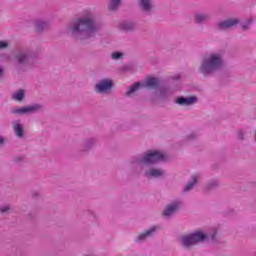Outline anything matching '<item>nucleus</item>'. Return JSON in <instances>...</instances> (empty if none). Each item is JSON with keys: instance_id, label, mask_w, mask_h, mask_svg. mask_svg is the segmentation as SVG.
Listing matches in <instances>:
<instances>
[{"instance_id": "1", "label": "nucleus", "mask_w": 256, "mask_h": 256, "mask_svg": "<svg viewBox=\"0 0 256 256\" xmlns=\"http://www.w3.org/2000/svg\"><path fill=\"white\" fill-rule=\"evenodd\" d=\"M68 31L74 41H88L97 37L101 31V24L92 16H84L73 22Z\"/></svg>"}, {"instance_id": "2", "label": "nucleus", "mask_w": 256, "mask_h": 256, "mask_svg": "<svg viewBox=\"0 0 256 256\" xmlns=\"http://www.w3.org/2000/svg\"><path fill=\"white\" fill-rule=\"evenodd\" d=\"M165 161V155L159 151H150L146 154L134 156L129 161V170L132 173H141L143 165H155Z\"/></svg>"}, {"instance_id": "3", "label": "nucleus", "mask_w": 256, "mask_h": 256, "mask_svg": "<svg viewBox=\"0 0 256 256\" xmlns=\"http://www.w3.org/2000/svg\"><path fill=\"white\" fill-rule=\"evenodd\" d=\"M217 230L212 228L209 232L205 233L201 230L195 231L188 235L182 236L180 243L184 249H191L198 243H217Z\"/></svg>"}, {"instance_id": "4", "label": "nucleus", "mask_w": 256, "mask_h": 256, "mask_svg": "<svg viewBox=\"0 0 256 256\" xmlns=\"http://www.w3.org/2000/svg\"><path fill=\"white\" fill-rule=\"evenodd\" d=\"M224 65L225 59L223 58V54L211 53L208 57L202 59L199 73H201L203 77H211L218 71H221Z\"/></svg>"}, {"instance_id": "5", "label": "nucleus", "mask_w": 256, "mask_h": 256, "mask_svg": "<svg viewBox=\"0 0 256 256\" xmlns=\"http://www.w3.org/2000/svg\"><path fill=\"white\" fill-rule=\"evenodd\" d=\"M41 59V52L29 47L18 48L14 54V61L18 67H33Z\"/></svg>"}, {"instance_id": "6", "label": "nucleus", "mask_w": 256, "mask_h": 256, "mask_svg": "<svg viewBox=\"0 0 256 256\" xmlns=\"http://www.w3.org/2000/svg\"><path fill=\"white\" fill-rule=\"evenodd\" d=\"M43 109V105L39 103H34L28 106H15L10 108V114L11 115H33L35 113H39Z\"/></svg>"}, {"instance_id": "7", "label": "nucleus", "mask_w": 256, "mask_h": 256, "mask_svg": "<svg viewBox=\"0 0 256 256\" xmlns=\"http://www.w3.org/2000/svg\"><path fill=\"white\" fill-rule=\"evenodd\" d=\"M96 93H107L113 89V80L111 79H102L94 87Z\"/></svg>"}, {"instance_id": "8", "label": "nucleus", "mask_w": 256, "mask_h": 256, "mask_svg": "<svg viewBox=\"0 0 256 256\" xmlns=\"http://www.w3.org/2000/svg\"><path fill=\"white\" fill-rule=\"evenodd\" d=\"M181 205H183L181 201H174L168 204L163 210L162 215L164 217H173V215H175V213L181 209Z\"/></svg>"}, {"instance_id": "9", "label": "nucleus", "mask_w": 256, "mask_h": 256, "mask_svg": "<svg viewBox=\"0 0 256 256\" xmlns=\"http://www.w3.org/2000/svg\"><path fill=\"white\" fill-rule=\"evenodd\" d=\"M199 101V98L197 96H180L175 99V103L177 105H180L181 107H189L191 105H195Z\"/></svg>"}, {"instance_id": "10", "label": "nucleus", "mask_w": 256, "mask_h": 256, "mask_svg": "<svg viewBox=\"0 0 256 256\" xmlns=\"http://www.w3.org/2000/svg\"><path fill=\"white\" fill-rule=\"evenodd\" d=\"M241 20L239 18H232L225 21L218 22L216 24V28L219 31H225V29H231V27H235V25H239Z\"/></svg>"}, {"instance_id": "11", "label": "nucleus", "mask_w": 256, "mask_h": 256, "mask_svg": "<svg viewBox=\"0 0 256 256\" xmlns=\"http://www.w3.org/2000/svg\"><path fill=\"white\" fill-rule=\"evenodd\" d=\"M166 174H167V171L161 168H150L144 173L147 179H161Z\"/></svg>"}, {"instance_id": "12", "label": "nucleus", "mask_w": 256, "mask_h": 256, "mask_svg": "<svg viewBox=\"0 0 256 256\" xmlns=\"http://www.w3.org/2000/svg\"><path fill=\"white\" fill-rule=\"evenodd\" d=\"M159 231V226H152L150 229L146 230L144 233H141L137 236L136 242L137 243H143V241H146L149 239V237H153Z\"/></svg>"}, {"instance_id": "13", "label": "nucleus", "mask_w": 256, "mask_h": 256, "mask_svg": "<svg viewBox=\"0 0 256 256\" xmlns=\"http://www.w3.org/2000/svg\"><path fill=\"white\" fill-rule=\"evenodd\" d=\"M12 127L14 135H16L18 139H23V137H25V125L21 123V120H14L12 122Z\"/></svg>"}, {"instance_id": "14", "label": "nucleus", "mask_w": 256, "mask_h": 256, "mask_svg": "<svg viewBox=\"0 0 256 256\" xmlns=\"http://www.w3.org/2000/svg\"><path fill=\"white\" fill-rule=\"evenodd\" d=\"M210 19H211V14L209 13H196L194 15V23L196 25H205L209 23Z\"/></svg>"}, {"instance_id": "15", "label": "nucleus", "mask_w": 256, "mask_h": 256, "mask_svg": "<svg viewBox=\"0 0 256 256\" xmlns=\"http://www.w3.org/2000/svg\"><path fill=\"white\" fill-rule=\"evenodd\" d=\"M141 11L146 15H151L153 13V4L151 0H139L138 3Z\"/></svg>"}, {"instance_id": "16", "label": "nucleus", "mask_w": 256, "mask_h": 256, "mask_svg": "<svg viewBox=\"0 0 256 256\" xmlns=\"http://www.w3.org/2000/svg\"><path fill=\"white\" fill-rule=\"evenodd\" d=\"M119 27L121 29V31H125L126 33L129 31H135V22L133 21H122L119 24Z\"/></svg>"}, {"instance_id": "17", "label": "nucleus", "mask_w": 256, "mask_h": 256, "mask_svg": "<svg viewBox=\"0 0 256 256\" xmlns=\"http://www.w3.org/2000/svg\"><path fill=\"white\" fill-rule=\"evenodd\" d=\"M97 145V139L95 138H89L84 141L82 146V151H89V149H93Z\"/></svg>"}, {"instance_id": "18", "label": "nucleus", "mask_w": 256, "mask_h": 256, "mask_svg": "<svg viewBox=\"0 0 256 256\" xmlns=\"http://www.w3.org/2000/svg\"><path fill=\"white\" fill-rule=\"evenodd\" d=\"M35 27H36V31L38 33H43V31H45V29L49 28V23L44 20H37L35 23Z\"/></svg>"}, {"instance_id": "19", "label": "nucleus", "mask_w": 256, "mask_h": 256, "mask_svg": "<svg viewBox=\"0 0 256 256\" xmlns=\"http://www.w3.org/2000/svg\"><path fill=\"white\" fill-rule=\"evenodd\" d=\"M141 87H145V85L142 84L141 82L135 83L126 92V97H131V95H133V93H135L138 89H141Z\"/></svg>"}, {"instance_id": "20", "label": "nucleus", "mask_w": 256, "mask_h": 256, "mask_svg": "<svg viewBox=\"0 0 256 256\" xmlns=\"http://www.w3.org/2000/svg\"><path fill=\"white\" fill-rule=\"evenodd\" d=\"M123 0H110L108 4L109 11H117L119 7H121V3Z\"/></svg>"}, {"instance_id": "21", "label": "nucleus", "mask_w": 256, "mask_h": 256, "mask_svg": "<svg viewBox=\"0 0 256 256\" xmlns=\"http://www.w3.org/2000/svg\"><path fill=\"white\" fill-rule=\"evenodd\" d=\"M14 101H23L25 99V90L20 89L12 95Z\"/></svg>"}, {"instance_id": "22", "label": "nucleus", "mask_w": 256, "mask_h": 256, "mask_svg": "<svg viewBox=\"0 0 256 256\" xmlns=\"http://www.w3.org/2000/svg\"><path fill=\"white\" fill-rule=\"evenodd\" d=\"M159 86V78L149 77L146 80V87H158Z\"/></svg>"}, {"instance_id": "23", "label": "nucleus", "mask_w": 256, "mask_h": 256, "mask_svg": "<svg viewBox=\"0 0 256 256\" xmlns=\"http://www.w3.org/2000/svg\"><path fill=\"white\" fill-rule=\"evenodd\" d=\"M199 179L197 178V176H193L192 177V181L188 182V184L185 186L184 191H191V189H193V187H195V185H197Z\"/></svg>"}, {"instance_id": "24", "label": "nucleus", "mask_w": 256, "mask_h": 256, "mask_svg": "<svg viewBox=\"0 0 256 256\" xmlns=\"http://www.w3.org/2000/svg\"><path fill=\"white\" fill-rule=\"evenodd\" d=\"M219 187V182L217 180H211L207 183L206 189L207 191H213Z\"/></svg>"}, {"instance_id": "25", "label": "nucleus", "mask_w": 256, "mask_h": 256, "mask_svg": "<svg viewBox=\"0 0 256 256\" xmlns=\"http://www.w3.org/2000/svg\"><path fill=\"white\" fill-rule=\"evenodd\" d=\"M12 211L13 208L9 204L0 206V213L2 215H9V213H11Z\"/></svg>"}, {"instance_id": "26", "label": "nucleus", "mask_w": 256, "mask_h": 256, "mask_svg": "<svg viewBox=\"0 0 256 256\" xmlns=\"http://www.w3.org/2000/svg\"><path fill=\"white\" fill-rule=\"evenodd\" d=\"M124 55L123 52L116 51L111 54V59L113 61H119V59H123Z\"/></svg>"}, {"instance_id": "27", "label": "nucleus", "mask_w": 256, "mask_h": 256, "mask_svg": "<svg viewBox=\"0 0 256 256\" xmlns=\"http://www.w3.org/2000/svg\"><path fill=\"white\" fill-rule=\"evenodd\" d=\"M161 99H167V95H169V88L163 87L159 90Z\"/></svg>"}, {"instance_id": "28", "label": "nucleus", "mask_w": 256, "mask_h": 256, "mask_svg": "<svg viewBox=\"0 0 256 256\" xmlns=\"http://www.w3.org/2000/svg\"><path fill=\"white\" fill-rule=\"evenodd\" d=\"M253 24V19L249 18L245 24L242 25V31H249L251 25Z\"/></svg>"}, {"instance_id": "29", "label": "nucleus", "mask_w": 256, "mask_h": 256, "mask_svg": "<svg viewBox=\"0 0 256 256\" xmlns=\"http://www.w3.org/2000/svg\"><path fill=\"white\" fill-rule=\"evenodd\" d=\"M13 161H14V163H17L18 165H21V163H24V161H25V156H23V155L15 156Z\"/></svg>"}, {"instance_id": "30", "label": "nucleus", "mask_w": 256, "mask_h": 256, "mask_svg": "<svg viewBox=\"0 0 256 256\" xmlns=\"http://www.w3.org/2000/svg\"><path fill=\"white\" fill-rule=\"evenodd\" d=\"M131 69H133L131 65H124L121 67L120 71H122V73H129Z\"/></svg>"}, {"instance_id": "31", "label": "nucleus", "mask_w": 256, "mask_h": 256, "mask_svg": "<svg viewBox=\"0 0 256 256\" xmlns=\"http://www.w3.org/2000/svg\"><path fill=\"white\" fill-rule=\"evenodd\" d=\"M237 137L240 141H245V131L244 130H239Z\"/></svg>"}, {"instance_id": "32", "label": "nucleus", "mask_w": 256, "mask_h": 256, "mask_svg": "<svg viewBox=\"0 0 256 256\" xmlns=\"http://www.w3.org/2000/svg\"><path fill=\"white\" fill-rule=\"evenodd\" d=\"M7 47H9L7 41H0V49H7Z\"/></svg>"}, {"instance_id": "33", "label": "nucleus", "mask_w": 256, "mask_h": 256, "mask_svg": "<svg viewBox=\"0 0 256 256\" xmlns=\"http://www.w3.org/2000/svg\"><path fill=\"white\" fill-rule=\"evenodd\" d=\"M193 139H197V134L192 133V134H190V135L188 136V140H189V141H191V140H193Z\"/></svg>"}, {"instance_id": "34", "label": "nucleus", "mask_w": 256, "mask_h": 256, "mask_svg": "<svg viewBox=\"0 0 256 256\" xmlns=\"http://www.w3.org/2000/svg\"><path fill=\"white\" fill-rule=\"evenodd\" d=\"M31 195H32V199H37L39 197V192L33 191Z\"/></svg>"}, {"instance_id": "35", "label": "nucleus", "mask_w": 256, "mask_h": 256, "mask_svg": "<svg viewBox=\"0 0 256 256\" xmlns=\"http://www.w3.org/2000/svg\"><path fill=\"white\" fill-rule=\"evenodd\" d=\"M4 75H5V69H3V67L0 66V79H2Z\"/></svg>"}, {"instance_id": "36", "label": "nucleus", "mask_w": 256, "mask_h": 256, "mask_svg": "<svg viewBox=\"0 0 256 256\" xmlns=\"http://www.w3.org/2000/svg\"><path fill=\"white\" fill-rule=\"evenodd\" d=\"M5 145V138L0 136V147Z\"/></svg>"}, {"instance_id": "37", "label": "nucleus", "mask_w": 256, "mask_h": 256, "mask_svg": "<svg viewBox=\"0 0 256 256\" xmlns=\"http://www.w3.org/2000/svg\"><path fill=\"white\" fill-rule=\"evenodd\" d=\"M88 214L89 215H95V212L91 211V210H88Z\"/></svg>"}]
</instances>
